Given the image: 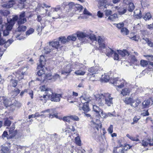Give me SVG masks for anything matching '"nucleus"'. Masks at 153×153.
I'll list each match as a JSON object with an SVG mask.
<instances>
[{"instance_id":"nucleus-5","label":"nucleus","mask_w":153,"mask_h":153,"mask_svg":"<svg viewBox=\"0 0 153 153\" xmlns=\"http://www.w3.org/2000/svg\"><path fill=\"white\" fill-rule=\"evenodd\" d=\"M131 147L129 144H126L125 145L123 148H120L116 147L114 148L113 150L114 153H126L128 149H129Z\"/></svg>"},{"instance_id":"nucleus-31","label":"nucleus","mask_w":153,"mask_h":153,"mask_svg":"<svg viewBox=\"0 0 153 153\" xmlns=\"http://www.w3.org/2000/svg\"><path fill=\"white\" fill-rule=\"evenodd\" d=\"M118 52L122 57L128 56L129 54V52L126 50H124L123 51L119 50L118 51Z\"/></svg>"},{"instance_id":"nucleus-13","label":"nucleus","mask_w":153,"mask_h":153,"mask_svg":"<svg viewBox=\"0 0 153 153\" xmlns=\"http://www.w3.org/2000/svg\"><path fill=\"white\" fill-rule=\"evenodd\" d=\"M100 68L99 66H96L89 68L88 69V71L91 73V74L93 75L98 73L100 70Z\"/></svg>"},{"instance_id":"nucleus-26","label":"nucleus","mask_w":153,"mask_h":153,"mask_svg":"<svg viewBox=\"0 0 153 153\" xmlns=\"http://www.w3.org/2000/svg\"><path fill=\"white\" fill-rule=\"evenodd\" d=\"M107 1L106 0H99L98 4L100 7H103L105 8H107Z\"/></svg>"},{"instance_id":"nucleus-18","label":"nucleus","mask_w":153,"mask_h":153,"mask_svg":"<svg viewBox=\"0 0 153 153\" xmlns=\"http://www.w3.org/2000/svg\"><path fill=\"white\" fill-rule=\"evenodd\" d=\"M44 7H45L46 8H48L50 7H51V6H49L45 3H43L42 5H41L40 4H38L37 7L36 9V11L39 10L40 11L41 10H43L45 12H47L48 10H45L44 8Z\"/></svg>"},{"instance_id":"nucleus-46","label":"nucleus","mask_w":153,"mask_h":153,"mask_svg":"<svg viewBox=\"0 0 153 153\" xmlns=\"http://www.w3.org/2000/svg\"><path fill=\"white\" fill-rule=\"evenodd\" d=\"M115 112L114 111L112 113H108L107 114H106L105 116H104V117H116V115L115 114Z\"/></svg>"},{"instance_id":"nucleus-55","label":"nucleus","mask_w":153,"mask_h":153,"mask_svg":"<svg viewBox=\"0 0 153 153\" xmlns=\"http://www.w3.org/2000/svg\"><path fill=\"white\" fill-rule=\"evenodd\" d=\"M148 64L147 61L145 60H141L140 61V65L143 67L146 66Z\"/></svg>"},{"instance_id":"nucleus-27","label":"nucleus","mask_w":153,"mask_h":153,"mask_svg":"<svg viewBox=\"0 0 153 153\" xmlns=\"http://www.w3.org/2000/svg\"><path fill=\"white\" fill-rule=\"evenodd\" d=\"M20 90L17 88H15L14 90L12 91L11 94L12 97L14 98L17 95L20 93Z\"/></svg>"},{"instance_id":"nucleus-23","label":"nucleus","mask_w":153,"mask_h":153,"mask_svg":"<svg viewBox=\"0 0 153 153\" xmlns=\"http://www.w3.org/2000/svg\"><path fill=\"white\" fill-rule=\"evenodd\" d=\"M93 110L98 115H100V112H101V114H102L103 113L102 110L95 105H93Z\"/></svg>"},{"instance_id":"nucleus-42","label":"nucleus","mask_w":153,"mask_h":153,"mask_svg":"<svg viewBox=\"0 0 153 153\" xmlns=\"http://www.w3.org/2000/svg\"><path fill=\"white\" fill-rule=\"evenodd\" d=\"M81 102H84L83 100L86 101L85 103H87L88 104V103L91 101V100L90 98L88 97H86L85 96H82L81 97Z\"/></svg>"},{"instance_id":"nucleus-4","label":"nucleus","mask_w":153,"mask_h":153,"mask_svg":"<svg viewBox=\"0 0 153 153\" xmlns=\"http://www.w3.org/2000/svg\"><path fill=\"white\" fill-rule=\"evenodd\" d=\"M134 14L136 17L138 19H140L142 17L145 20H149L152 18V16L151 15L150 13H147L143 15V16L141 15V11L140 10H137L134 11Z\"/></svg>"},{"instance_id":"nucleus-47","label":"nucleus","mask_w":153,"mask_h":153,"mask_svg":"<svg viewBox=\"0 0 153 153\" xmlns=\"http://www.w3.org/2000/svg\"><path fill=\"white\" fill-rule=\"evenodd\" d=\"M10 85L14 87H15L18 83V81L15 79H11L10 81Z\"/></svg>"},{"instance_id":"nucleus-22","label":"nucleus","mask_w":153,"mask_h":153,"mask_svg":"<svg viewBox=\"0 0 153 153\" xmlns=\"http://www.w3.org/2000/svg\"><path fill=\"white\" fill-rule=\"evenodd\" d=\"M45 59L43 56H41L39 59V64L38 65V69L42 68L45 64Z\"/></svg>"},{"instance_id":"nucleus-52","label":"nucleus","mask_w":153,"mask_h":153,"mask_svg":"<svg viewBox=\"0 0 153 153\" xmlns=\"http://www.w3.org/2000/svg\"><path fill=\"white\" fill-rule=\"evenodd\" d=\"M19 16L18 15L14 16L12 18L10 19V22L11 23L13 22L15 24V22L18 21L19 19Z\"/></svg>"},{"instance_id":"nucleus-36","label":"nucleus","mask_w":153,"mask_h":153,"mask_svg":"<svg viewBox=\"0 0 153 153\" xmlns=\"http://www.w3.org/2000/svg\"><path fill=\"white\" fill-rule=\"evenodd\" d=\"M14 25V23L13 22L12 23L10 22H8V23L6 24V29L10 31Z\"/></svg>"},{"instance_id":"nucleus-2","label":"nucleus","mask_w":153,"mask_h":153,"mask_svg":"<svg viewBox=\"0 0 153 153\" xmlns=\"http://www.w3.org/2000/svg\"><path fill=\"white\" fill-rule=\"evenodd\" d=\"M110 82L116 86L118 88H121L123 87L126 83L125 80L119 79L117 77L110 79Z\"/></svg>"},{"instance_id":"nucleus-25","label":"nucleus","mask_w":153,"mask_h":153,"mask_svg":"<svg viewBox=\"0 0 153 153\" xmlns=\"http://www.w3.org/2000/svg\"><path fill=\"white\" fill-rule=\"evenodd\" d=\"M131 90L129 88H125L122 89L121 92V94L123 96L129 95L130 94Z\"/></svg>"},{"instance_id":"nucleus-41","label":"nucleus","mask_w":153,"mask_h":153,"mask_svg":"<svg viewBox=\"0 0 153 153\" xmlns=\"http://www.w3.org/2000/svg\"><path fill=\"white\" fill-rule=\"evenodd\" d=\"M2 99L3 100V103L5 107H7L10 105V101L9 100L7 99V98H5L4 97H3V99Z\"/></svg>"},{"instance_id":"nucleus-9","label":"nucleus","mask_w":153,"mask_h":153,"mask_svg":"<svg viewBox=\"0 0 153 153\" xmlns=\"http://www.w3.org/2000/svg\"><path fill=\"white\" fill-rule=\"evenodd\" d=\"M83 104H80L79 105V110H82L84 113H87L90 110L88 104L87 103H82Z\"/></svg>"},{"instance_id":"nucleus-64","label":"nucleus","mask_w":153,"mask_h":153,"mask_svg":"<svg viewBox=\"0 0 153 153\" xmlns=\"http://www.w3.org/2000/svg\"><path fill=\"white\" fill-rule=\"evenodd\" d=\"M75 140L78 145H80L81 144V141L78 137H77L75 138Z\"/></svg>"},{"instance_id":"nucleus-30","label":"nucleus","mask_w":153,"mask_h":153,"mask_svg":"<svg viewBox=\"0 0 153 153\" xmlns=\"http://www.w3.org/2000/svg\"><path fill=\"white\" fill-rule=\"evenodd\" d=\"M17 133V130H15L14 131L9 132V135L7 137V139L8 140H10L12 138L16 136Z\"/></svg>"},{"instance_id":"nucleus-43","label":"nucleus","mask_w":153,"mask_h":153,"mask_svg":"<svg viewBox=\"0 0 153 153\" xmlns=\"http://www.w3.org/2000/svg\"><path fill=\"white\" fill-rule=\"evenodd\" d=\"M133 99L131 98H126L124 102L126 104H130L131 105V104L133 102Z\"/></svg>"},{"instance_id":"nucleus-33","label":"nucleus","mask_w":153,"mask_h":153,"mask_svg":"<svg viewBox=\"0 0 153 153\" xmlns=\"http://www.w3.org/2000/svg\"><path fill=\"white\" fill-rule=\"evenodd\" d=\"M109 79H110L109 76L106 74L102 75L101 77V80L102 82H107Z\"/></svg>"},{"instance_id":"nucleus-45","label":"nucleus","mask_w":153,"mask_h":153,"mask_svg":"<svg viewBox=\"0 0 153 153\" xmlns=\"http://www.w3.org/2000/svg\"><path fill=\"white\" fill-rule=\"evenodd\" d=\"M69 9L73 11V10H74L75 4L73 2H71L68 4Z\"/></svg>"},{"instance_id":"nucleus-19","label":"nucleus","mask_w":153,"mask_h":153,"mask_svg":"<svg viewBox=\"0 0 153 153\" xmlns=\"http://www.w3.org/2000/svg\"><path fill=\"white\" fill-rule=\"evenodd\" d=\"M91 126L94 128V130H96L97 131H98L99 128H101L102 124L101 123L97 124L95 123L92 120L91 121Z\"/></svg>"},{"instance_id":"nucleus-44","label":"nucleus","mask_w":153,"mask_h":153,"mask_svg":"<svg viewBox=\"0 0 153 153\" xmlns=\"http://www.w3.org/2000/svg\"><path fill=\"white\" fill-rule=\"evenodd\" d=\"M16 1V0H9L7 3L8 7L10 8L12 7L13 5L15 4Z\"/></svg>"},{"instance_id":"nucleus-51","label":"nucleus","mask_w":153,"mask_h":153,"mask_svg":"<svg viewBox=\"0 0 153 153\" xmlns=\"http://www.w3.org/2000/svg\"><path fill=\"white\" fill-rule=\"evenodd\" d=\"M58 137V134L56 133H54L51 135V139L53 141H56Z\"/></svg>"},{"instance_id":"nucleus-58","label":"nucleus","mask_w":153,"mask_h":153,"mask_svg":"<svg viewBox=\"0 0 153 153\" xmlns=\"http://www.w3.org/2000/svg\"><path fill=\"white\" fill-rule=\"evenodd\" d=\"M11 124V122L10 121L8 120L7 118L5 120L4 123V125L5 126H10Z\"/></svg>"},{"instance_id":"nucleus-14","label":"nucleus","mask_w":153,"mask_h":153,"mask_svg":"<svg viewBox=\"0 0 153 153\" xmlns=\"http://www.w3.org/2000/svg\"><path fill=\"white\" fill-rule=\"evenodd\" d=\"M116 9L117 10L118 13L120 15H122L125 13L127 11V9L126 7L124 6H122L119 7L116 6L115 7Z\"/></svg>"},{"instance_id":"nucleus-7","label":"nucleus","mask_w":153,"mask_h":153,"mask_svg":"<svg viewBox=\"0 0 153 153\" xmlns=\"http://www.w3.org/2000/svg\"><path fill=\"white\" fill-rule=\"evenodd\" d=\"M25 12L23 11L20 13L17 22L18 25H23L27 22L26 19L25 17Z\"/></svg>"},{"instance_id":"nucleus-8","label":"nucleus","mask_w":153,"mask_h":153,"mask_svg":"<svg viewBox=\"0 0 153 153\" xmlns=\"http://www.w3.org/2000/svg\"><path fill=\"white\" fill-rule=\"evenodd\" d=\"M74 65L68 64L66 67L61 71L62 74H69L72 71L73 69L74 68Z\"/></svg>"},{"instance_id":"nucleus-12","label":"nucleus","mask_w":153,"mask_h":153,"mask_svg":"<svg viewBox=\"0 0 153 153\" xmlns=\"http://www.w3.org/2000/svg\"><path fill=\"white\" fill-rule=\"evenodd\" d=\"M101 94H96L94 96L96 100V103L100 106H103L104 105V99L102 98L99 96H101Z\"/></svg>"},{"instance_id":"nucleus-62","label":"nucleus","mask_w":153,"mask_h":153,"mask_svg":"<svg viewBox=\"0 0 153 153\" xmlns=\"http://www.w3.org/2000/svg\"><path fill=\"white\" fill-rule=\"evenodd\" d=\"M149 39L147 37H144L142 38V42L143 43L146 44L147 43V42L149 40Z\"/></svg>"},{"instance_id":"nucleus-28","label":"nucleus","mask_w":153,"mask_h":153,"mask_svg":"<svg viewBox=\"0 0 153 153\" xmlns=\"http://www.w3.org/2000/svg\"><path fill=\"white\" fill-rule=\"evenodd\" d=\"M18 25L17 31L19 32H24L27 29L25 26L22 25Z\"/></svg>"},{"instance_id":"nucleus-35","label":"nucleus","mask_w":153,"mask_h":153,"mask_svg":"<svg viewBox=\"0 0 153 153\" xmlns=\"http://www.w3.org/2000/svg\"><path fill=\"white\" fill-rule=\"evenodd\" d=\"M83 6L79 4H75L74 10H73L72 12L73 13H74L76 10H79L80 11L83 9Z\"/></svg>"},{"instance_id":"nucleus-1","label":"nucleus","mask_w":153,"mask_h":153,"mask_svg":"<svg viewBox=\"0 0 153 153\" xmlns=\"http://www.w3.org/2000/svg\"><path fill=\"white\" fill-rule=\"evenodd\" d=\"M48 92L49 93H47V97L45 99V100L49 98L52 101L54 102H59L60 100L61 94L53 93L52 90H49Z\"/></svg>"},{"instance_id":"nucleus-57","label":"nucleus","mask_w":153,"mask_h":153,"mask_svg":"<svg viewBox=\"0 0 153 153\" xmlns=\"http://www.w3.org/2000/svg\"><path fill=\"white\" fill-rule=\"evenodd\" d=\"M26 93H27L30 95L31 99L33 98V92L32 90H30L29 89H27V91H26Z\"/></svg>"},{"instance_id":"nucleus-37","label":"nucleus","mask_w":153,"mask_h":153,"mask_svg":"<svg viewBox=\"0 0 153 153\" xmlns=\"http://www.w3.org/2000/svg\"><path fill=\"white\" fill-rule=\"evenodd\" d=\"M118 18L117 14L114 13L110 16L108 18V19L111 21H115Z\"/></svg>"},{"instance_id":"nucleus-59","label":"nucleus","mask_w":153,"mask_h":153,"mask_svg":"<svg viewBox=\"0 0 153 153\" xmlns=\"http://www.w3.org/2000/svg\"><path fill=\"white\" fill-rule=\"evenodd\" d=\"M144 56L146 57L147 59L149 61H153V56L151 55H144Z\"/></svg>"},{"instance_id":"nucleus-15","label":"nucleus","mask_w":153,"mask_h":153,"mask_svg":"<svg viewBox=\"0 0 153 153\" xmlns=\"http://www.w3.org/2000/svg\"><path fill=\"white\" fill-rule=\"evenodd\" d=\"M40 89L41 91H45V94L43 95V98L45 99L46 98V97H47V93L49 91V90H52L50 88H48L45 85H42L40 87Z\"/></svg>"},{"instance_id":"nucleus-39","label":"nucleus","mask_w":153,"mask_h":153,"mask_svg":"<svg viewBox=\"0 0 153 153\" xmlns=\"http://www.w3.org/2000/svg\"><path fill=\"white\" fill-rule=\"evenodd\" d=\"M74 73L76 75H80L82 76L84 75L85 74V71L84 70H82V69H80L77 71H76L74 72Z\"/></svg>"},{"instance_id":"nucleus-63","label":"nucleus","mask_w":153,"mask_h":153,"mask_svg":"<svg viewBox=\"0 0 153 153\" xmlns=\"http://www.w3.org/2000/svg\"><path fill=\"white\" fill-rule=\"evenodd\" d=\"M114 60H117L119 59V55L116 51H115L114 53Z\"/></svg>"},{"instance_id":"nucleus-29","label":"nucleus","mask_w":153,"mask_h":153,"mask_svg":"<svg viewBox=\"0 0 153 153\" xmlns=\"http://www.w3.org/2000/svg\"><path fill=\"white\" fill-rule=\"evenodd\" d=\"M52 50L53 49L52 46L49 44L48 45H47L45 47L44 52L48 54L51 52Z\"/></svg>"},{"instance_id":"nucleus-54","label":"nucleus","mask_w":153,"mask_h":153,"mask_svg":"<svg viewBox=\"0 0 153 153\" xmlns=\"http://www.w3.org/2000/svg\"><path fill=\"white\" fill-rule=\"evenodd\" d=\"M70 119L75 121H78L79 120V117L75 115H71L69 116Z\"/></svg>"},{"instance_id":"nucleus-11","label":"nucleus","mask_w":153,"mask_h":153,"mask_svg":"<svg viewBox=\"0 0 153 153\" xmlns=\"http://www.w3.org/2000/svg\"><path fill=\"white\" fill-rule=\"evenodd\" d=\"M53 109H48L45 110H44L42 111L41 113H48V115H49V118H53L54 117H55L56 118H58V116L57 114H53L52 112L53 111Z\"/></svg>"},{"instance_id":"nucleus-38","label":"nucleus","mask_w":153,"mask_h":153,"mask_svg":"<svg viewBox=\"0 0 153 153\" xmlns=\"http://www.w3.org/2000/svg\"><path fill=\"white\" fill-rule=\"evenodd\" d=\"M59 41H60L62 44H65L68 42V38L67 39L65 36H61L59 38Z\"/></svg>"},{"instance_id":"nucleus-49","label":"nucleus","mask_w":153,"mask_h":153,"mask_svg":"<svg viewBox=\"0 0 153 153\" xmlns=\"http://www.w3.org/2000/svg\"><path fill=\"white\" fill-rule=\"evenodd\" d=\"M68 42L70 41H75L76 39V36L74 35L69 36L67 37Z\"/></svg>"},{"instance_id":"nucleus-10","label":"nucleus","mask_w":153,"mask_h":153,"mask_svg":"<svg viewBox=\"0 0 153 153\" xmlns=\"http://www.w3.org/2000/svg\"><path fill=\"white\" fill-rule=\"evenodd\" d=\"M77 36L78 39L81 41L83 42V40L87 39L88 33L83 32H78L77 33Z\"/></svg>"},{"instance_id":"nucleus-56","label":"nucleus","mask_w":153,"mask_h":153,"mask_svg":"<svg viewBox=\"0 0 153 153\" xmlns=\"http://www.w3.org/2000/svg\"><path fill=\"white\" fill-rule=\"evenodd\" d=\"M39 114L38 112L34 114H31L29 115L28 119H30L32 118H35L36 117H39Z\"/></svg>"},{"instance_id":"nucleus-53","label":"nucleus","mask_w":153,"mask_h":153,"mask_svg":"<svg viewBox=\"0 0 153 153\" xmlns=\"http://www.w3.org/2000/svg\"><path fill=\"white\" fill-rule=\"evenodd\" d=\"M34 30L33 28H30V29L27 30L26 32V36H29L32 34L34 32Z\"/></svg>"},{"instance_id":"nucleus-40","label":"nucleus","mask_w":153,"mask_h":153,"mask_svg":"<svg viewBox=\"0 0 153 153\" xmlns=\"http://www.w3.org/2000/svg\"><path fill=\"white\" fill-rule=\"evenodd\" d=\"M121 32L123 35H127L129 33L128 30L126 27H122L121 30Z\"/></svg>"},{"instance_id":"nucleus-16","label":"nucleus","mask_w":153,"mask_h":153,"mask_svg":"<svg viewBox=\"0 0 153 153\" xmlns=\"http://www.w3.org/2000/svg\"><path fill=\"white\" fill-rule=\"evenodd\" d=\"M102 51V52H104L106 55L108 56L114 54L115 52V51L112 50L111 48H106L105 47V49H103Z\"/></svg>"},{"instance_id":"nucleus-32","label":"nucleus","mask_w":153,"mask_h":153,"mask_svg":"<svg viewBox=\"0 0 153 153\" xmlns=\"http://www.w3.org/2000/svg\"><path fill=\"white\" fill-rule=\"evenodd\" d=\"M133 101L131 104V106L134 108L137 107L141 102V101L138 99H136L135 100L133 99Z\"/></svg>"},{"instance_id":"nucleus-34","label":"nucleus","mask_w":153,"mask_h":153,"mask_svg":"<svg viewBox=\"0 0 153 153\" xmlns=\"http://www.w3.org/2000/svg\"><path fill=\"white\" fill-rule=\"evenodd\" d=\"M88 36L87 39H89L90 40L93 41H97V38H96L94 35L88 33Z\"/></svg>"},{"instance_id":"nucleus-50","label":"nucleus","mask_w":153,"mask_h":153,"mask_svg":"<svg viewBox=\"0 0 153 153\" xmlns=\"http://www.w3.org/2000/svg\"><path fill=\"white\" fill-rule=\"evenodd\" d=\"M126 136L133 141H137L139 140L137 137H134L128 134H127Z\"/></svg>"},{"instance_id":"nucleus-3","label":"nucleus","mask_w":153,"mask_h":153,"mask_svg":"<svg viewBox=\"0 0 153 153\" xmlns=\"http://www.w3.org/2000/svg\"><path fill=\"white\" fill-rule=\"evenodd\" d=\"M111 94L108 93H105L104 94H101V96H99L103 99H104L105 103L108 106H110L112 104L113 99V98L111 96Z\"/></svg>"},{"instance_id":"nucleus-48","label":"nucleus","mask_w":153,"mask_h":153,"mask_svg":"<svg viewBox=\"0 0 153 153\" xmlns=\"http://www.w3.org/2000/svg\"><path fill=\"white\" fill-rule=\"evenodd\" d=\"M129 6L128 10V11L131 12L134 8V4L132 2L128 4Z\"/></svg>"},{"instance_id":"nucleus-6","label":"nucleus","mask_w":153,"mask_h":153,"mask_svg":"<svg viewBox=\"0 0 153 153\" xmlns=\"http://www.w3.org/2000/svg\"><path fill=\"white\" fill-rule=\"evenodd\" d=\"M97 40L99 45L98 50H102L103 49H105V39L103 37L98 36L97 38Z\"/></svg>"},{"instance_id":"nucleus-61","label":"nucleus","mask_w":153,"mask_h":153,"mask_svg":"<svg viewBox=\"0 0 153 153\" xmlns=\"http://www.w3.org/2000/svg\"><path fill=\"white\" fill-rule=\"evenodd\" d=\"M45 72L43 69L39 70L37 72V74L39 76H41L43 74H44Z\"/></svg>"},{"instance_id":"nucleus-20","label":"nucleus","mask_w":153,"mask_h":153,"mask_svg":"<svg viewBox=\"0 0 153 153\" xmlns=\"http://www.w3.org/2000/svg\"><path fill=\"white\" fill-rule=\"evenodd\" d=\"M17 0H16V1ZM18 4H17V7L20 9H22L25 7V2L26 0H17Z\"/></svg>"},{"instance_id":"nucleus-21","label":"nucleus","mask_w":153,"mask_h":153,"mask_svg":"<svg viewBox=\"0 0 153 153\" xmlns=\"http://www.w3.org/2000/svg\"><path fill=\"white\" fill-rule=\"evenodd\" d=\"M49 44L51 45L52 48H54L56 49H58V48L60 47V44H59V42L58 41L49 42Z\"/></svg>"},{"instance_id":"nucleus-17","label":"nucleus","mask_w":153,"mask_h":153,"mask_svg":"<svg viewBox=\"0 0 153 153\" xmlns=\"http://www.w3.org/2000/svg\"><path fill=\"white\" fill-rule=\"evenodd\" d=\"M13 42V41L11 40H8L6 42L5 40L2 39H0V45H2L4 44H5L4 46L7 48Z\"/></svg>"},{"instance_id":"nucleus-24","label":"nucleus","mask_w":153,"mask_h":153,"mask_svg":"<svg viewBox=\"0 0 153 153\" xmlns=\"http://www.w3.org/2000/svg\"><path fill=\"white\" fill-rule=\"evenodd\" d=\"M51 10L53 14H55V12H61V6L60 5H57L55 7H52Z\"/></svg>"},{"instance_id":"nucleus-60","label":"nucleus","mask_w":153,"mask_h":153,"mask_svg":"<svg viewBox=\"0 0 153 153\" xmlns=\"http://www.w3.org/2000/svg\"><path fill=\"white\" fill-rule=\"evenodd\" d=\"M8 148L6 146H2L1 149L2 151L5 153L8 152L9 151Z\"/></svg>"}]
</instances>
